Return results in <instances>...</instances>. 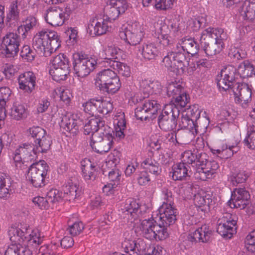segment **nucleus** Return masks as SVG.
Instances as JSON below:
<instances>
[{"instance_id":"f257e3e1","label":"nucleus","mask_w":255,"mask_h":255,"mask_svg":"<svg viewBox=\"0 0 255 255\" xmlns=\"http://www.w3.org/2000/svg\"><path fill=\"white\" fill-rule=\"evenodd\" d=\"M226 34L221 28L209 27L203 31L200 40L204 44V50L208 56L219 53L223 48V40Z\"/></svg>"},{"instance_id":"f03ea898","label":"nucleus","mask_w":255,"mask_h":255,"mask_svg":"<svg viewBox=\"0 0 255 255\" xmlns=\"http://www.w3.org/2000/svg\"><path fill=\"white\" fill-rule=\"evenodd\" d=\"M95 85L101 91L114 94L120 89L121 84L116 72L108 68L97 74Z\"/></svg>"},{"instance_id":"7ed1b4c3","label":"nucleus","mask_w":255,"mask_h":255,"mask_svg":"<svg viewBox=\"0 0 255 255\" xmlns=\"http://www.w3.org/2000/svg\"><path fill=\"white\" fill-rule=\"evenodd\" d=\"M189 58L187 54L180 48L168 52L163 60V63L167 69L179 74H183L189 65Z\"/></svg>"},{"instance_id":"20e7f679","label":"nucleus","mask_w":255,"mask_h":255,"mask_svg":"<svg viewBox=\"0 0 255 255\" xmlns=\"http://www.w3.org/2000/svg\"><path fill=\"white\" fill-rule=\"evenodd\" d=\"M27 132L29 136L33 139V145L36 153L46 152L52 144L51 136L41 127L33 126L30 128Z\"/></svg>"},{"instance_id":"39448f33","label":"nucleus","mask_w":255,"mask_h":255,"mask_svg":"<svg viewBox=\"0 0 255 255\" xmlns=\"http://www.w3.org/2000/svg\"><path fill=\"white\" fill-rule=\"evenodd\" d=\"M51 114L53 117H59L61 120V128L73 135L77 134L79 128L81 126V121L80 119H76L73 115L68 113L62 108H58L56 106L53 107Z\"/></svg>"},{"instance_id":"423d86ee","label":"nucleus","mask_w":255,"mask_h":255,"mask_svg":"<svg viewBox=\"0 0 255 255\" xmlns=\"http://www.w3.org/2000/svg\"><path fill=\"white\" fill-rule=\"evenodd\" d=\"M132 234V231L124 233L122 247L125 252L129 255H146L148 247L145 242L141 238L134 239Z\"/></svg>"},{"instance_id":"0eeeda50","label":"nucleus","mask_w":255,"mask_h":255,"mask_svg":"<svg viewBox=\"0 0 255 255\" xmlns=\"http://www.w3.org/2000/svg\"><path fill=\"white\" fill-rule=\"evenodd\" d=\"M73 68L79 77L88 76L95 69L97 60L85 54L77 53L73 55Z\"/></svg>"},{"instance_id":"6e6552de","label":"nucleus","mask_w":255,"mask_h":255,"mask_svg":"<svg viewBox=\"0 0 255 255\" xmlns=\"http://www.w3.org/2000/svg\"><path fill=\"white\" fill-rule=\"evenodd\" d=\"M48 169L49 166L44 160L33 163L28 169L27 178L33 187L40 188L45 185Z\"/></svg>"},{"instance_id":"1a4fd4ad","label":"nucleus","mask_w":255,"mask_h":255,"mask_svg":"<svg viewBox=\"0 0 255 255\" xmlns=\"http://www.w3.org/2000/svg\"><path fill=\"white\" fill-rule=\"evenodd\" d=\"M51 64L49 73L53 79L57 82L65 80L70 71L69 60L67 56L60 53L53 57Z\"/></svg>"},{"instance_id":"9d476101","label":"nucleus","mask_w":255,"mask_h":255,"mask_svg":"<svg viewBox=\"0 0 255 255\" xmlns=\"http://www.w3.org/2000/svg\"><path fill=\"white\" fill-rule=\"evenodd\" d=\"M179 110L173 105H167L158 118L159 128L163 130L169 131L176 127V119L179 116Z\"/></svg>"},{"instance_id":"9b49d317","label":"nucleus","mask_w":255,"mask_h":255,"mask_svg":"<svg viewBox=\"0 0 255 255\" xmlns=\"http://www.w3.org/2000/svg\"><path fill=\"white\" fill-rule=\"evenodd\" d=\"M157 41L164 46L172 44L175 38L179 34V24L178 22L172 23L169 25L164 22L157 23Z\"/></svg>"},{"instance_id":"f8f14e48","label":"nucleus","mask_w":255,"mask_h":255,"mask_svg":"<svg viewBox=\"0 0 255 255\" xmlns=\"http://www.w3.org/2000/svg\"><path fill=\"white\" fill-rule=\"evenodd\" d=\"M110 130L102 132L101 129L91 136L90 146L96 152L103 154L108 152L112 147L114 137Z\"/></svg>"},{"instance_id":"ddd939ff","label":"nucleus","mask_w":255,"mask_h":255,"mask_svg":"<svg viewBox=\"0 0 255 255\" xmlns=\"http://www.w3.org/2000/svg\"><path fill=\"white\" fill-rule=\"evenodd\" d=\"M166 93L169 97H171L172 102L176 107H185L189 102V98H188L184 88L176 82H171L167 84Z\"/></svg>"},{"instance_id":"4468645a","label":"nucleus","mask_w":255,"mask_h":255,"mask_svg":"<svg viewBox=\"0 0 255 255\" xmlns=\"http://www.w3.org/2000/svg\"><path fill=\"white\" fill-rule=\"evenodd\" d=\"M142 26L139 22H134L128 26L125 31H121L119 36L129 45L136 46L141 41L143 36Z\"/></svg>"},{"instance_id":"2eb2a0df","label":"nucleus","mask_w":255,"mask_h":255,"mask_svg":"<svg viewBox=\"0 0 255 255\" xmlns=\"http://www.w3.org/2000/svg\"><path fill=\"white\" fill-rule=\"evenodd\" d=\"M144 206H141L136 200L133 198H128L121 206V216L128 220L136 219L141 216L145 209Z\"/></svg>"},{"instance_id":"dca6fc26","label":"nucleus","mask_w":255,"mask_h":255,"mask_svg":"<svg viewBox=\"0 0 255 255\" xmlns=\"http://www.w3.org/2000/svg\"><path fill=\"white\" fill-rule=\"evenodd\" d=\"M207 154L204 152L194 149L185 151L182 154V161L188 164H191L194 168V175L196 177V173L198 171V168H203L207 162Z\"/></svg>"},{"instance_id":"f3484780","label":"nucleus","mask_w":255,"mask_h":255,"mask_svg":"<svg viewBox=\"0 0 255 255\" xmlns=\"http://www.w3.org/2000/svg\"><path fill=\"white\" fill-rule=\"evenodd\" d=\"M128 7L125 0H110L104 8L105 17L109 21H114L120 14L124 13Z\"/></svg>"},{"instance_id":"a211bd4d","label":"nucleus","mask_w":255,"mask_h":255,"mask_svg":"<svg viewBox=\"0 0 255 255\" xmlns=\"http://www.w3.org/2000/svg\"><path fill=\"white\" fill-rule=\"evenodd\" d=\"M230 94L233 93L236 103L241 104L245 108L251 101L252 91L246 83H236L228 90Z\"/></svg>"},{"instance_id":"6ab92c4d","label":"nucleus","mask_w":255,"mask_h":255,"mask_svg":"<svg viewBox=\"0 0 255 255\" xmlns=\"http://www.w3.org/2000/svg\"><path fill=\"white\" fill-rule=\"evenodd\" d=\"M69 15L70 11L63 10L59 6H53L47 9L45 18L46 22L52 26H59L69 18Z\"/></svg>"},{"instance_id":"aec40b11","label":"nucleus","mask_w":255,"mask_h":255,"mask_svg":"<svg viewBox=\"0 0 255 255\" xmlns=\"http://www.w3.org/2000/svg\"><path fill=\"white\" fill-rule=\"evenodd\" d=\"M229 214L218 220L217 232L224 238L231 239L236 232L237 221Z\"/></svg>"},{"instance_id":"412c9836","label":"nucleus","mask_w":255,"mask_h":255,"mask_svg":"<svg viewBox=\"0 0 255 255\" xmlns=\"http://www.w3.org/2000/svg\"><path fill=\"white\" fill-rule=\"evenodd\" d=\"M159 106L156 101L146 100L142 106L135 109V116L137 119L141 121L153 119L157 114Z\"/></svg>"},{"instance_id":"4be33fe9","label":"nucleus","mask_w":255,"mask_h":255,"mask_svg":"<svg viewBox=\"0 0 255 255\" xmlns=\"http://www.w3.org/2000/svg\"><path fill=\"white\" fill-rule=\"evenodd\" d=\"M237 76V69L234 66H226L221 71L220 78H217V85L219 89L224 91L230 89L235 84L234 81Z\"/></svg>"},{"instance_id":"5701e85b","label":"nucleus","mask_w":255,"mask_h":255,"mask_svg":"<svg viewBox=\"0 0 255 255\" xmlns=\"http://www.w3.org/2000/svg\"><path fill=\"white\" fill-rule=\"evenodd\" d=\"M20 38L15 33L10 32L3 37L1 46L7 57L14 56L19 51Z\"/></svg>"},{"instance_id":"b1692460","label":"nucleus","mask_w":255,"mask_h":255,"mask_svg":"<svg viewBox=\"0 0 255 255\" xmlns=\"http://www.w3.org/2000/svg\"><path fill=\"white\" fill-rule=\"evenodd\" d=\"M250 194L245 188H236L232 192L229 204L231 208L245 209L249 203Z\"/></svg>"},{"instance_id":"393cba45","label":"nucleus","mask_w":255,"mask_h":255,"mask_svg":"<svg viewBox=\"0 0 255 255\" xmlns=\"http://www.w3.org/2000/svg\"><path fill=\"white\" fill-rule=\"evenodd\" d=\"M49 32L47 30L43 29L36 33L32 39V47L40 54H45L47 51L49 40Z\"/></svg>"},{"instance_id":"a878e982","label":"nucleus","mask_w":255,"mask_h":255,"mask_svg":"<svg viewBox=\"0 0 255 255\" xmlns=\"http://www.w3.org/2000/svg\"><path fill=\"white\" fill-rule=\"evenodd\" d=\"M102 129V132L110 130V128L105 125V121L101 117L92 118L85 124L84 127L85 134H92V136L95 133H98Z\"/></svg>"},{"instance_id":"bb28decb","label":"nucleus","mask_w":255,"mask_h":255,"mask_svg":"<svg viewBox=\"0 0 255 255\" xmlns=\"http://www.w3.org/2000/svg\"><path fill=\"white\" fill-rule=\"evenodd\" d=\"M159 213L160 222L162 224H165V226H170L175 222L177 210L173 205L163 204L159 208Z\"/></svg>"},{"instance_id":"cd10ccee","label":"nucleus","mask_w":255,"mask_h":255,"mask_svg":"<svg viewBox=\"0 0 255 255\" xmlns=\"http://www.w3.org/2000/svg\"><path fill=\"white\" fill-rule=\"evenodd\" d=\"M105 17H95L90 19L88 29L91 35H101L105 34L109 28L108 20Z\"/></svg>"},{"instance_id":"c85d7f7f","label":"nucleus","mask_w":255,"mask_h":255,"mask_svg":"<svg viewBox=\"0 0 255 255\" xmlns=\"http://www.w3.org/2000/svg\"><path fill=\"white\" fill-rule=\"evenodd\" d=\"M219 166L216 161L214 160L208 161L207 159V162L204 167L198 168V171L196 173V178L203 181L211 178Z\"/></svg>"},{"instance_id":"c756f323","label":"nucleus","mask_w":255,"mask_h":255,"mask_svg":"<svg viewBox=\"0 0 255 255\" xmlns=\"http://www.w3.org/2000/svg\"><path fill=\"white\" fill-rule=\"evenodd\" d=\"M177 49L180 48L186 54L193 56L196 54L199 49L198 44L192 38L185 37L178 41L176 45Z\"/></svg>"},{"instance_id":"7c9ffc66","label":"nucleus","mask_w":255,"mask_h":255,"mask_svg":"<svg viewBox=\"0 0 255 255\" xmlns=\"http://www.w3.org/2000/svg\"><path fill=\"white\" fill-rule=\"evenodd\" d=\"M212 233L211 230H210L206 226H203L189 234L187 239L191 242L206 243L209 241Z\"/></svg>"},{"instance_id":"2f4dec72","label":"nucleus","mask_w":255,"mask_h":255,"mask_svg":"<svg viewBox=\"0 0 255 255\" xmlns=\"http://www.w3.org/2000/svg\"><path fill=\"white\" fill-rule=\"evenodd\" d=\"M36 77L32 72L28 71L20 75L18 78L19 88L30 93L35 85Z\"/></svg>"},{"instance_id":"473e14b6","label":"nucleus","mask_w":255,"mask_h":255,"mask_svg":"<svg viewBox=\"0 0 255 255\" xmlns=\"http://www.w3.org/2000/svg\"><path fill=\"white\" fill-rule=\"evenodd\" d=\"M82 176L86 180H94L96 176L97 168L94 163L88 158L81 162Z\"/></svg>"},{"instance_id":"72a5a7b5","label":"nucleus","mask_w":255,"mask_h":255,"mask_svg":"<svg viewBox=\"0 0 255 255\" xmlns=\"http://www.w3.org/2000/svg\"><path fill=\"white\" fill-rule=\"evenodd\" d=\"M186 163V162L182 161V162L175 164L173 166L172 177L174 180H184L187 177L190 176L189 173L191 171H189Z\"/></svg>"},{"instance_id":"f704fd0d","label":"nucleus","mask_w":255,"mask_h":255,"mask_svg":"<svg viewBox=\"0 0 255 255\" xmlns=\"http://www.w3.org/2000/svg\"><path fill=\"white\" fill-rule=\"evenodd\" d=\"M155 222L152 220H144L141 224L140 229L144 237L149 240H154L155 231Z\"/></svg>"},{"instance_id":"c9c22d12","label":"nucleus","mask_w":255,"mask_h":255,"mask_svg":"<svg viewBox=\"0 0 255 255\" xmlns=\"http://www.w3.org/2000/svg\"><path fill=\"white\" fill-rule=\"evenodd\" d=\"M241 14L245 19L252 21L255 19V0H246L242 6Z\"/></svg>"},{"instance_id":"e433bc0d","label":"nucleus","mask_w":255,"mask_h":255,"mask_svg":"<svg viewBox=\"0 0 255 255\" xmlns=\"http://www.w3.org/2000/svg\"><path fill=\"white\" fill-rule=\"evenodd\" d=\"M64 196L66 200L69 201L74 200L81 194V189L76 183L68 182L63 188Z\"/></svg>"},{"instance_id":"4c0bfd02","label":"nucleus","mask_w":255,"mask_h":255,"mask_svg":"<svg viewBox=\"0 0 255 255\" xmlns=\"http://www.w3.org/2000/svg\"><path fill=\"white\" fill-rule=\"evenodd\" d=\"M121 173L117 168L112 169L108 172L109 178L110 183L108 185H105L103 187V191L105 192H110L111 190L116 188L120 182Z\"/></svg>"},{"instance_id":"58836bf2","label":"nucleus","mask_w":255,"mask_h":255,"mask_svg":"<svg viewBox=\"0 0 255 255\" xmlns=\"http://www.w3.org/2000/svg\"><path fill=\"white\" fill-rule=\"evenodd\" d=\"M16 150V153L21 155L24 162H31L34 158V156L32 154V153L34 155L37 153L34 147H32L30 144L28 143L22 144Z\"/></svg>"},{"instance_id":"ea45409f","label":"nucleus","mask_w":255,"mask_h":255,"mask_svg":"<svg viewBox=\"0 0 255 255\" xmlns=\"http://www.w3.org/2000/svg\"><path fill=\"white\" fill-rule=\"evenodd\" d=\"M21 0H12L10 3L8 12L6 16V22L7 24L12 20L17 21L19 20L20 9Z\"/></svg>"},{"instance_id":"a19ab883","label":"nucleus","mask_w":255,"mask_h":255,"mask_svg":"<svg viewBox=\"0 0 255 255\" xmlns=\"http://www.w3.org/2000/svg\"><path fill=\"white\" fill-rule=\"evenodd\" d=\"M138 51L141 52L142 56L147 60L155 59L159 54L157 48L152 43L143 45Z\"/></svg>"},{"instance_id":"79ce46f5","label":"nucleus","mask_w":255,"mask_h":255,"mask_svg":"<svg viewBox=\"0 0 255 255\" xmlns=\"http://www.w3.org/2000/svg\"><path fill=\"white\" fill-rule=\"evenodd\" d=\"M238 73L241 77L245 78L255 75V69L253 64L246 60L239 65Z\"/></svg>"},{"instance_id":"37998d69","label":"nucleus","mask_w":255,"mask_h":255,"mask_svg":"<svg viewBox=\"0 0 255 255\" xmlns=\"http://www.w3.org/2000/svg\"><path fill=\"white\" fill-rule=\"evenodd\" d=\"M105 59L109 65L112 60L120 61L122 59V51L119 48L115 46H108L105 49Z\"/></svg>"},{"instance_id":"c03bdc74","label":"nucleus","mask_w":255,"mask_h":255,"mask_svg":"<svg viewBox=\"0 0 255 255\" xmlns=\"http://www.w3.org/2000/svg\"><path fill=\"white\" fill-rule=\"evenodd\" d=\"M140 87L143 89L144 93L149 95L153 93L159 92L161 89V85L157 81L150 82L145 80L140 83Z\"/></svg>"},{"instance_id":"a18cd8bd","label":"nucleus","mask_w":255,"mask_h":255,"mask_svg":"<svg viewBox=\"0 0 255 255\" xmlns=\"http://www.w3.org/2000/svg\"><path fill=\"white\" fill-rule=\"evenodd\" d=\"M11 118L19 120L27 116L25 107L24 105L15 103L11 109L9 113Z\"/></svg>"},{"instance_id":"49530a36","label":"nucleus","mask_w":255,"mask_h":255,"mask_svg":"<svg viewBox=\"0 0 255 255\" xmlns=\"http://www.w3.org/2000/svg\"><path fill=\"white\" fill-rule=\"evenodd\" d=\"M209 123V119L205 116H200L198 118L196 119L194 121L195 128H194L196 133L203 134L205 132Z\"/></svg>"},{"instance_id":"de8ad7c7","label":"nucleus","mask_w":255,"mask_h":255,"mask_svg":"<svg viewBox=\"0 0 255 255\" xmlns=\"http://www.w3.org/2000/svg\"><path fill=\"white\" fill-rule=\"evenodd\" d=\"M109 66L113 68V69L117 70L119 74L124 76L128 77L130 76L129 67L126 64L121 62L120 61H110Z\"/></svg>"},{"instance_id":"09e8293b","label":"nucleus","mask_w":255,"mask_h":255,"mask_svg":"<svg viewBox=\"0 0 255 255\" xmlns=\"http://www.w3.org/2000/svg\"><path fill=\"white\" fill-rule=\"evenodd\" d=\"M49 40L48 42L47 52L51 53L53 51H56L60 46L61 41L58 35L55 31H49Z\"/></svg>"},{"instance_id":"8fccbe9b","label":"nucleus","mask_w":255,"mask_h":255,"mask_svg":"<svg viewBox=\"0 0 255 255\" xmlns=\"http://www.w3.org/2000/svg\"><path fill=\"white\" fill-rule=\"evenodd\" d=\"M193 200L195 205L198 207L203 206L209 207L212 202L210 195L203 192L195 194L194 196Z\"/></svg>"},{"instance_id":"3c124183","label":"nucleus","mask_w":255,"mask_h":255,"mask_svg":"<svg viewBox=\"0 0 255 255\" xmlns=\"http://www.w3.org/2000/svg\"><path fill=\"white\" fill-rule=\"evenodd\" d=\"M155 240H163L169 236V233L167 227L169 226H165V224H162L161 222L158 224L155 222Z\"/></svg>"},{"instance_id":"603ef678","label":"nucleus","mask_w":255,"mask_h":255,"mask_svg":"<svg viewBox=\"0 0 255 255\" xmlns=\"http://www.w3.org/2000/svg\"><path fill=\"white\" fill-rule=\"evenodd\" d=\"M99 103L100 100L91 99L83 104L84 111L92 116L97 112H98Z\"/></svg>"},{"instance_id":"864d4df0","label":"nucleus","mask_w":255,"mask_h":255,"mask_svg":"<svg viewBox=\"0 0 255 255\" xmlns=\"http://www.w3.org/2000/svg\"><path fill=\"white\" fill-rule=\"evenodd\" d=\"M249 176L244 171L233 173L230 177V180L233 186H237L240 183H244Z\"/></svg>"},{"instance_id":"5fc2aeb1","label":"nucleus","mask_w":255,"mask_h":255,"mask_svg":"<svg viewBox=\"0 0 255 255\" xmlns=\"http://www.w3.org/2000/svg\"><path fill=\"white\" fill-rule=\"evenodd\" d=\"M46 197L48 202L52 204L59 202L63 198L62 192L55 188L49 189L46 193Z\"/></svg>"},{"instance_id":"6e6d98bb","label":"nucleus","mask_w":255,"mask_h":255,"mask_svg":"<svg viewBox=\"0 0 255 255\" xmlns=\"http://www.w3.org/2000/svg\"><path fill=\"white\" fill-rule=\"evenodd\" d=\"M9 180L7 176L4 174H0V198H6L9 194V185L6 184Z\"/></svg>"},{"instance_id":"4d7b16f0","label":"nucleus","mask_w":255,"mask_h":255,"mask_svg":"<svg viewBox=\"0 0 255 255\" xmlns=\"http://www.w3.org/2000/svg\"><path fill=\"white\" fill-rule=\"evenodd\" d=\"M108 161L106 162V166L108 168H116V166L120 162V153L118 150H114L108 156Z\"/></svg>"},{"instance_id":"13d9d810","label":"nucleus","mask_w":255,"mask_h":255,"mask_svg":"<svg viewBox=\"0 0 255 255\" xmlns=\"http://www.w3.org/2000/svg\"><path fill=\"white\" fill-rule=\"evenodd\" d=\"M245 144L252 149H255V127H251L244 139Z\"/></svg>"},{"instance_id":"bf43d9fd","label":"nucleus","mask_w":255,"mask_h":255,"mask_svg":"<svg viewBox=\"0 0 255 255\" xmlns=\"http://www.w3.org/2000/svg\"><path fill=\"white\" fill-rule=\"evenodd\" d=\"M179 126L182 128H187L190 130H193L194 128H195L194 121L186 114L185 115H182L179 121Z\"/></svg>"},{"instance_id":"052dcab7","label":"nucleus","mask_w":255,"mask_h":255,"mask_svg":"<svg viewBox=\"0 0 255 255\" xmlns=\"http://www.w3.org/2000/svg\"><path fill=\"white\" fill-rule=\"evenodd\" d=\"M20 55L27 61H32L35 57V52L31 49L29 46L24 45L20 52Z\"/></svg>"},{"instance_id":"680f3d73","label":"nucleus","mask_w":255,"mask_h":255,"mask_svg":"<svg viewBox=\"0 0 255 255\" xmlns=\"http://www.w3.org/2000/svg\"><path fill=\"white\" fill-rule=\"evenodd\" d=\"M175 0H154L153 4L156 8L165 10L171 8Z\"/></svg>"},{"instance_id":"e2e57ef3","label":"nucleus","mask_w":255,"mask_h":255,"mask_svg":"<svg viewBox=\"0 0 255 255\" xmlns=\"http://www.w3.org/2000/svg\"><path fill=\"white\" fill-rule=\"evenodd\" d=\"M113 109V104L110 101L100 100L99 103L98 112L103 115H107L112 111Z\"/></svg>"},{"instance_id":"0e129e2a","label":"nucleus","mask_w":255,"mask_h":255,"mask_svg":"<svg viewBox=\"0 0 255 255\" xmlns=\"http://www.w3.org/2000/svg\"><path fill=\"white\" fill-rule=\"evenodd\" d=\"M84 229V226L82 222H77L69 226L67 230L70 235L75 236L79 235Z\"/></svg>"},{"instance_id":"69168bd1","label":"nucleus","mask_w":255,"mask_h":255,"mask_svg":"<svg viewBox=\"0 0 255 255\" xmlns=\"http://www.w3.org/2000/svg\"><path fill=\"white\" fill-rule=\"evenodd\" d=\"M9 235L10 236V239L13 242H17L19 243L22 241L21 235L22 232L19 229V227L11 228L9 230Z\"/></svg>"},{"instance_id":"338daca9","label":"nucleus","mask_w":255,"mask_h":255,"mask_svg":"<svg viewBox=\"0 0 255 255\" xmlns=\"http://www.w3.org/2000/svg\"><path fill=\"white\" fill-rule=\"evenodd\" d=\"M246 247L249 251L255 252V230L251 232L246 237Z\"/></svg>"},{"instance_id":"774afa93","label":"nucleus","mask_w":255,"mask_h":255,"mask_svg":"<svg viewBox=\"0 0 255 255\" xmlns=\"http://www.w3.org/2000/svg\"><path fill=\"white\" fill-rule=\"evenodd\" d=\"M32 201L41 209H47L50 207V202L46 197H36L33 199Z\"/></svg>"}]
</instances>
